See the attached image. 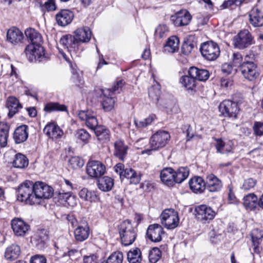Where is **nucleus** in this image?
I'll use <instances>...</instances> for the list:
<instances>
[{"mask_svg": "<svg viewBox=\"0 0 263 263\" xmlns=\"http://www.w3.org/2000/svg\"><path fill=\"white\" fill-rule=\"evenodd\" d=\"M170 134L164 130H159L151 137L149 141V148L142 152V154L151 155L152 152L158 151L164 147L170 140Z\"/></svg>", "mask_w": 263, "mask_h": 263, "instance_id": "obj_1", "label": "nucleus"}, {"mask_svg": "<svg viewBox=\"0 0 263 263\" xmlns=\"http://www.w3.org/2000/svg\"><path fill=\"white\" fill-rule=\"evenodd\" d=\"M34 191L33 182L25 181L17 189V200L30 205L36 204L37 199L34 196Z\"/></svg>", "mask_w": 263, "mask_h": 263, "instance_id": "obj_2", "label": "nucleus"}, {"mask_svg": "<svg viewBox=\"0 0 263 263\" xmlns=\"http://www.w3.org/2000/svg\"><path fill=\"white\" fill-rule=\"evenodd\" d=\"M119 232L122 243L125 246L132 245L137 237L136 231L128 220H126L120 224Z\"/></svg>", "mask_w": 263, "mask_h": 263, "instance_id": "obj_3", "label": "nucleus"}, {"mask_svg": "<svg viewBox=\"0 0 263 263\" xmlns=\"http://www.w3.org/2000/svg\"><path fill=\"white\" fill-rule=\"evenodd\" d=\"M160 219L161 224L169 230L176 228L179 222L177 212L173 209L164 210L160 215Z\"/></svg>", "mask_w": 263, "mask_h": 263, "instance_id": "obj_4", "label": "nucleus"}, {"mask_svg": "<svg viewBox=\"0 0 263 263\" xmlns=\"http://www.w3.org/2000/svg\"><path fill=\"white\" fill-rule=\"evenodd\" d=\"M248 56H246L240 65V70L243 77L250 81L255 80L258 76L257 66L253 62L248 61Z\"/></svg>", "mask_w": 263, "mask_h": 263, "instance_id": "obj_5", "label": "nucleus"}, {"mask_svg": "<svg viewBox=\"0 0 263 263\" xmlns=\"http://www.w3.org/2000/svg\"><path fill=\"white\" fill-rule=\"evenodd\" d=\"M202 55L209 61L216 60L220 54L218 45L213 41L203 43L200 48Z\"/></svg>", "mask_w": 263, "mask_h": 263, "instance_id": "obj_6", "label": "nucleus"}, {"mask_svg": "<svg viewBox=\"0 0 263 263\" xmlns=\"http://www.w3.org/2000/svg\"><path fill=\"white\" fill-rule=\"evenodd\" d=\"M26 55L30 62H41L45 58L44 48L40 44H30L25 50Z\"/></svg>", "mask_w": 263, "mask_h": 263, "instance_id": "obj_7", "label": "nucleus"}, {"mask_svg": "<svg viewBox=\"0 0 263 263\" xmlns=\"http://www.w3.org/2000/svg\"><path fill=\"white\" fill-rule=\"evenodd\" d=\"M234 46L239 49L249 47L253 43V37L248 30H242L234 37Z\"/></svg>", "mask_w": 263, "mask_h": 263, "instance_id": "obj_8", "label": "nucleus"}, {"mask_svg": "<svg viewBox=\"0 0 263 263\" xmlns=\"http://www.w3.org/2000/svg\"><path fill=\"white\" fill-rule=\"evenodd\" d=\"M219 110L224 117L236 118L239 108L237 102L230 100H226L220 104Z\"/></svg>", "mask_w": 263, "mask_h": 263, "instance_id": "obj_9", "label": "nucleus"}, {"mask_svg": "<svg viewBox=\"0 0 263 263\" xmlns=\"http://www.w3.org/2000/svg\"><path fill=\"white\" fill-rule=\"evenodd\" d=\"M34 196L37 199L36 204H39L42 198H51L53 194V189L42 182H35L34 184Z\"/></svg>", "mask_w": 263, "mask_h": 263, "instance_id": "obj_10", "label": "nucleus"}, {"mask_svg": "<svg viewBox=\"0 0 263 263\" xmlns=\"http://www.w3.org/2000/svg\"><path fill=\"white\" fill-rule=\"evenodd\" d=\"M197 219L202 223L209 222L215 216V212L210 206L202 204L198 205L195 209Z\"/></svg>", "mask_w": 263, "mask_h": 263, "instance_id": "obj_11", "label": "nucleus"}, {"mask_svg": "<svg viewBox=\"0 0 263 263\" xmlns=\"http://www.w3.org/2000/svg\"><path fill=\"white\" fill-rule=\"evenodd\" d=\"M106 167L100 161L97 160L89 161L86 166L87 174L92 178H97L103 175Z\"/></svg>", "mask_w": 263, "mask_h": 263, "instance_id": "obj_12", "label": "nucleus"}, {"mask_svg": "<svg viewBox=\"0 0 263 263\" xmlns=\"http://www.w3.org/2000/svg\"><path fill=\"white\" fill-rule=\"evenodd\" d=\"M80 120L85 121L86 125L90 129L95 130V128L99 126L96 114L91 110H81L78 115Z\"/></svg>", "mask_w": 263, "mask_h": 263, "instance_id": "obj_13", "label": "nucleus"}, {"mask_svg": "<svg viewBox=\"0 0 263 263\" xmlns=\"http://www.w3.org/2000/svg\"><path fill=\"white\" fill-rule=\"evenodd\" d=\"M48 239L49 237L47 231L43 229L39 230L31 237V241L38 249L42 250L44 248L45 244Z\"/></svg>", "mask_w": 263, "mask_h": 263, "instance_id": "obj_14", "label": "nucleus"}, {"mask_svg": "<svg viewBox=\"0 0 263 263\" xmlns=\"http://www.w3.org/2000/svg\"><path fill=\"white\" fill-rule=\"evenodd\" d=\"M44 133L52 140L61 139L64 133L61 128L54 123L47 124L43 129Z\"/></svg>", "mask_w": 263, "mask_h": 263, "instance_id": "obj_15", "label": "nucleus"}, {"mask_svg": "<svg viewBox=\"0 0 263 263\" xmlns=\"http://www.w3.org/2000/svg\"><path fill=\"white\" fill-rule=\"evenodd\" d=\"M174 24L177 27L187 25L191 21L192 16L186 10H181L176 12L174 16H172Z\"/></svg>", "mask_w": 263, "mask_h": 263, "instance_id": "obj_16", "label": "nucleus"}, {"mask_svg": "<svg viewBox=\"0 0 263 263\" xmlns=\"http://www.w3.org/2000/svg\"><path fill=\"white\" fill-rule=\"evenodd\" d=\"M164 234L162 227L159 224L150 225L146 232L148 238L154 242H160L162 240V235Z\"/></svg>", "mask_w": 263, "mask_h": 263, "instance_id": "obj_17", "label": "nucleus"}, {"mask_svg": "<svg viewBox=\"0 0 263 263\" xmlns=\"http://www.w3.org/2000/svg\"><path fill=\"white\" fill-rule=\"evenodd\" d=\"M11 228L16 235L23 236L28 231L29 226L21 218H15L11 221Z\"/></svg>", "mask_w": 263, "mask_h": 263, "instance_id": "obj_18", "label": "nucleus"}, {"mask_svg": "<svg viewBox=\"0 0 263 263\" xmlns=\"http://www.w3.org/2000/svg\"><path fill=\"white\" fill-rule=\"evenodd\" d=\"M60 43L70 52L72 50L76 51L79 49V42L74 36L70 34L65 35L61 37Z\"/></svg>", "mask_w": 263, "mask_h": 263, "instance_id": "obj_19", "label": "nucleus"}, {"mask_svg": "<svg viewBox=\"0 0 263 263\" xmlns=\"http://www.w3.org/2000/svg\"><path fill=\"white\" fill-rule=\"evenodd\" d=\"M73 16V13L71 11L63 9L56 14L55 18L59 25L65 26L72 22Z\"/></svg>", "mask_w": 263, "mask_h": 263, "instance_id": "obj_20", "label": "nucleus"}, {"mask_svg": "<svg viewBox=\"0 0 263 263\" xmlns=\"http://www.w3.org/2000/svg\"><path fill=\"white\" fill-rule=\"evenodd\" d=\"M222 187L221 181L213 174H210L206 177L205 188L211 192L219 191Z\"/></svg>", "mask_w": 263, "mask_h": 263, "instance_id": "obj_21", "label": "nucleus"}, {"mask_svg": "<svg viewBox=\"0 0 263 263\" xmlns=\"http://www.w3.org/2000/svg\"><path fill=\"white\" fill-rule=\"evenodd\" d=\"M250 24L255 27L263 26V13L257 7L252 8L249 13Z\"/></svg>", "mask_w": 263, "mask_h": 263, "instance_id": "obj_22", "label": "nucleus"}, {"mask_svg": "<svg viewBox=\"0 0 263 263\" xmlns=\"http://www.w3.org/2000/svg\"><path fill=\"white\" fill-rule=\"evenodd\" d=\"M24 39L23 32L16 27H12L7 31V40L11 44L17 45L21 43Z\"/></svg>", "mask_w": 263, "mask_h": 263, "instance_id": "obj_23", "label": "nucleus"}, {"mask_svg": "<svg viewBox=\"0 0 263 263\" xmlns=\"http://www.w3.org/2000/svg\"><path fill=\"white\" fill-rule=\"evenodd\" d=\"M89 233V228L87 223L79 225L74 231L75 240L78 242L84 241L88 238Z\"/></svg>", "mask_w": 263, "mask_h": 263, "instance_id": "obj_24", "label": "nucleus"}, {"mask_svg": "<svg viewBox=\"0 0 263 263\" xmlns=\"http://www.w3.org/2000/svg\"><path fill=\"white\" fill-rule=\"evenodd\" d=\"M75 38L80 43H88L91 37V31L89 27H83L78 28L74 32Z\"/></svg>", "mask_w": 263, "mask_h": 263, "instance_id": "obj_25", "label": "nucleus"}, {"mask_svg": "<svg viewBox=\"0 0 263 263\" xmlns=\"http://www.w3.org/2000/svg\"><path fill=\"white\" fill-rule=\"evenodd\" d=\"M28 127L26 125H22L17 127L13 134V139L17 144L25 142L28 137Z\"/></svg>", "mask_w": 263, "mask_h": 263, "instance_id": "obj_26", "label": "nucleus"}, {"mask_svg": "<svg viewBox=\"0 0 263 263\" xmlns=\"http://www.w3.org/2000/svg\"><path fill=\"white\" fill-rule=\"evenodd\" d=\"M162 182L167 186H173L175 182L174 170L171 167L164 168L160 172Z\"/></svg>", "mask_w": 263, "mask_h": 263, "instance_id": "obj_27", "label": "nucleus"}, {"mask_svg": "<svg viewBox=\"0 0 263 263\" xmlns=\"http://www.w3.org/2000/svg\"><path fill=\"white\" fill-rule=\"evenodd\" d=\"M114 155L119 160L123 161L127 155L128 146L121 140H118L114 143Z\"/></svg>", "mask_w": 263, "mask_h": 263, "instance_id": "obj_28", "label": "nucleus"}, {"mask_svg": "<svg viewBox=\"0 0 263 263\" xmlns=\"http://www.w3.org/2000/svg\"><path fill=\"white\" fill-rule=\"evenodd\" d=\"M6 104L9 109L8 116L10 118H12L18 111L20 109L22 108V106L18 100L13 96H10L8 98Z\"/></svg>", "mask_w": 263, "mask_h": 263, "instance_id": "obj_29", "label": "nucleus"}, {"mask_svg": "<svg viewBox=\"0 0 263 263\" xmlns=\"http://www.w3.org/2000/svg\"><path fill=\"white\" fill-rule=\"evenodd\" d=\"M189 186L191 190L195 193H202L205 189V183L202 178L195 177L190 179Z\"/></svg>", "mask_w": 263, "mask_h": 263, "instance_id": "obj_30", "label": "nucleus"}, {"mask_svg": "<svg viewBox=\"0 0 263 263\" xmlns=\"http://www.w3.org/2000/svg\"><path fill=\"white\" fill-rule=\"evenodd\" d=\"M94 132L98 140L101 143H106L110 140V132L106 127L99 125L95 128Z\"/></svg>", "mask_w": 263, "mask_h": 263, "instance_id": "obj_31", "label": "nucleus"}, {"mask_svg": "<svg viewBox=\"0 0 263 263\" xmlns=\"http://www.w3.org/2000/svg\"><path fill=\"white\" fill-rule=\"evenodd\" d=\"M188 73L194 77L197 81H205L209 78V72L208 70L199 69L196 67H191L188 70Z\"/></svg>", "mask_w": 263, "mask_h": 263, "instance_id": "obj_32", "label": "nucleus"}, {"mask_svg": "<svg viewBox=\"0 0 263 263\" xmlns=\"http://www.w3.org/2000/svg\"><path fill=\"white\" fill-rule=\"evenodd\" d=\"M180 83L186 90L191 91L195 90L197 84L195 77L189 74L181 77L180 79Z\"/></svg>", "mask_w": 263, "mask_h": 263, "instance_id": "obj_33", "label": "nucleus"}, {"mask_svg": "<svg viewBox=\"0 0 263 263\" xmlns=\"http://www.w3.org/2000/svg\"><path fill=\"white\" fill-rule=\"evenodd\" d=\"M20 254V247L15 243H13L6 248L5 257L7 260H13L17 258Z\"/></svg>", "mask_w": 263, "mask_h": 263, "instance_id": "obj_34", "label": "nucleus"}, {"mask_svg": "<svg viewBox=\"0 0 263 263\" xmlns=\"http://www.w3.org/2000/svg\"><path fill=\"white\" fill-rule=\"evenodd\" d=\"M98 188L103 192L110 191L114 185V180L109 177L104 176L98 181Z\"/></svg>", "mask_w": 263, "mask_h": 263, "instance_id": "obj_35", "label": "nucleus"}, {"mask_svg": "<svg viewBox=\"0 0 263 263\" xmlns=\"http://www.w3.org/2000/svg\"><path fill=\"white\" fill-rule=\"evenodd\" d=\"M102 93L104 96L102 101L103 107L104 110L109 111L114 108L115 100L111 97V94H110L109 89H103L102 90Z\"/></svg>", "mask_w": 263, "mask_h": 263, "instance_id": "obj_36", "label": "nucleus"}, {"mask_svg": "<svg viewBox=\"0 0 263 263\" xmlns=\"http://www.w3.org/2000/svg\"><path fill=\"white\" fill-rule=\"evenodd\" d=\"M25 34L28 40L31 43V44H40L42 42V36L41 34L33 28H29L26 29Z\"/></svg>", "mask_w": 263, "mask_h": 263, "instance_id": "obj_37", "label": "nucleus"}, {"mask_svg": "<svg viewBox=\"0 0 263 263\" xmlns=\"http://www.w3.org/2000/svg\"><path fill=\"white\" fill-rule=\"evenodd\" d=\"M216 141L215 145L217 152L223 154L232 152V143L231 141L224 143L221 139H215Z\"/></svg>", "mask_w": 263, "mask_h": 263, "instance_id": "obj_38", "label": "nucleus"}, {"mask_svg": "<svg viewBox=\"0 0 263 263\" xmlns=\"http://www.w3.org/2000/svg\"><path fill=\"white\" fill-rule=\"evenodd\" d=\"M243 205L247 209L254 210L259 205L257 197L253 193H250L243 197Z\"/></svg>", "mask_w": 263, "mask_h": 263, "instance_id": "obj_39", "label": "nucleus"}, {"mask_svg": "<svg viewBox=\"0 0 263 263\" xmlns=\"http://www.w3.org/2000/svg\"><path fill=\"white\" fill-rule=\"evenodd\" d=\"M179 40L176 36L169 37L164 45V50L171 53L177 52L179 49Z\"/></svg>", "mask_w": 263, "mask_h": 263, "instance_id": "obj_40", "label": "nucleus"}, {"mask_svg": "<svg viewBox=\"0 0 263 263\" xmlns=\"http://www.w3.org/2000/svg\"><path fill=\"white\" fill-rule=\"evenodd\" d=\"M124 178H127L129 180L130 183L134 184H138L140 180V176L132 168H125L122 175V179Z\"/></svg>", "mask_w": 263, "mask_h": 263, "instance_id": "obj_41", "label": "nucleus"}, {"mask_svg": "<svg viewBox=\"0 0 263 263\" xmlns=\"http://www.w3.org/2000/svg\"><path fill=\"white\" fill-rule=\"evenodd\" d=\"M193 36H190L185 40L182 45L181 50L185 55L189 54L193 49L196 47L197 43Z\"/></svg>", "mask_w": 263, "mask_h": 263, "instance_id": "obj_42", "label": "nucleus"}, {"mask_svg": "<svg viewBox=\"0 0 263 263\" xmlns=\"http://www.w3.org/2000/svg\"><path fill=\"white\" fill-rule=\"evenodd\" d=\"M129 263H140L142 260V254L140 250L136 248L131 249L127 254Z\"/></svg>", "mask_w": 263, "mask_h": 263, "instance_id": "obj_43", "label": "nucleus"}, {"mask_svg": "<svg viewBox=\"0 0 263 263\" xmlns=\"http://www.w3.org/2000/svg\"><path fill=\"white\" fill-rule=\"evenodd\" d=\"M13 166L18 168H24L28 165V160L24 155L18 153L15 155L12 162Z\"/></svg>", "mask_w": 263, "mask_h": 263, "instance_id": "obj_44", "label": "nucleus"}, {"mask_svg": "<svg viewBox=\"0 0 263 263\" xmlns=\"http://www.w3.org/2000/svg\"><path fill=\"white\" fill-rule=\"evenodd\" d=\"M189 175V170L187 167H180L176 172L174 171L175 182L180 183L183 182Z\"/></svg>", "mask_w": 263, "mask_h": 263, "instance_id": "obj_45", "label": "nucleus"}, {"mask_svg": "<svg viewBox=\"0 0 263 263\" xmlns=\"http://www.w3.org/2000/svg\"><path fill=\"white\" fill-rule=\"evenodd\" d=\"M59 199L61 200V203L64 205L73 206L75 204V198L71 196L70 192L60 193L59 194Z\"/></svg>", "mask_w": 263, "mask_h": 263, "instance_id": "obj_46", "label": "nucleus"}, {"mask_svg": "<svg viewBox=\"0 0 263 263\" xmlns=\"http://www.w3.org/2000/svg\"><path fill=\"white\" fill-rule=\"evenodd\" d=\"M75 137L78 142L82 143L84 144L88 143L91 137L90 134L85 129L78 130L76 132Z\"/></svg>", "mask_w": 263, "mask_h": 263, "instance_id": "obj_47", "label": "nucleus"}, {"mask_svg": "<svg viewBox=\"0 0 263 263\" xmlns=\"http://www.w3.org/2000/svg\"><path fill=\"white\" fill-rule=\"evenodd\" d=\"M258 230H254L253 231L251 234L252 242L254 246V252L257 254L260 253V248L259 245L263 238V234H260L259 236H257Z\"/></svg>", "mask_w": 263, "mask_h": 263, "instance_id": "obj_48", "label": "nucleus"}, {"mask_svg": "<svg viewBox=\"0 0 263 263\" xmlns=\"http://www.w3.org/2000/svg\"><path fill=\"white\" fill-rule=\"evenodd\" d=\"M44 110L47 112L67 111V107L57 102H49L46 104Z\"/></svg>", "mask_w": 263, "mask_h": 263, "instance_id": "obj_49", "label": "nucleus"}, {"mask_svg": "<svg viewBox=\"0 0 263 263\" xmlns=\"http://www.w3.org/2000/svg\"><path fill=\"white\" fill-rule=\"evenodd\" d=\"M148 95L154 102L157 103L160 95V86L157 85L151 87L148 90Z\"/></svg>", "mask_w": 263, "mask_h": 263, "instance_id": "obj_50", "label": "nucleus"}, {"mask_svg": "<svg viewBox=\"0 0 263 263\" xmlns=\"http://www.w3.org/2000/svg\"><path fill=\"white\" fill-rule=\"evenodd\" d=\"M123 259V253L121 252H116L108 257L105 263H122Z\"/></svg>", "mask_w": 263, "mask_h": 263, "instance_id": "obj_51", "label": "nucleus"}, {"mask_svg": "<svg viewBox=\"0 0 263 263\" xmlns=\"http://www.w3.org/2000/svg\"><path fill=\"white\" fill-rule=\"evenodd\" d=\"M161 257V252L158 248H154L149 253V260L151 263L157 262Z\"/></svg>", "mask_w": 263, "mask_h": 263, "instance_id": "obj_52", "label": "nucleus"}, {"mask_svg": "<svg viewBox=\"0 0 263 263\" xmlns=\"http://www.w3.org/2000/svg\"><path fill=\"white\" fill-rule=\"evenodd\" d=\"M83 263H104L103 261L99 259L96 254H90L83 257Z\"/></svg>", "mask_w": 263, "mask_h": 263, "instance_id": "obj_53", "label": "nucleus"}, {"mask_svg": "<svg viewBox=\"0 0 263 263\" xmlns=\"http://www.w3.org/2000/svg\"><path fill=\"white\" fill-rule=\"evenodd\" d=\"M69 165L73 168H79L83 166L84 161L79 157H71L68 161Z\"/></svg>", "mask_w": 263, "mask_h": 263, "instance_id": "obj_54", "label": "nucleus"}, {"mask_svg": "<svg viewBox=\"0 0 263 263\" xmlns=\"http://www.w3.org/2000/svg\"><path fill=\"white\" fill-rule=\"evenodd\" d=\"M168 31V29L166 25H159L155 29V36L156 37L162 38Z\"/></svg>", "mask_w": 263, "mask_h": 263, "instance_id": "obj_55", "label": "nucleus"}, {"mask_svg": "<svg viewBox=\"0 0 263 263\" xmlns=\"http://www.w3.org/2000/svg\"><path fill=\"white\" fill-rule=\"evenodd\" d=\"M256 184V180L252 178H248L246 179L241 187V189L245 191H248L253 188Z\"/></svg>", "mask_w": 263, "mask_h": 263, "instance_id": "obj_56", "label": "nucleus"}, {"mask_svg": "<svg viewBox=\"0 0 263 263\" xmlns=\"http://www.w3.org/2000/svg\"><path fill=\"white\" fill-rule=\"evenodd\" d=\"M71 79L76 85L79 87H81L84 82L82 76L74 70L72 71Z\"/></svg>", "mask_w": 263, "mask_h": 263, "instance_id": "obj_57", "label": "nucleus"}, {"mask_svg": "<svg viewBox=\"0 0 263 263\" xmlns=\"http://www.w3.org/2000/svg\"><path fill=\"white\" fill-rule=\"evenodd\" d=\"M237 69L234 65L232 66L230 63H224L221 65V71L226 75H229L232 73L233 71H236Z\"/></svg>", "mask_w": 263, "mask_h": 263, "instance_id": "obj_58", "label": "nucleus"}, {"mask_svg": "<svg viewBox=\"0 0 263 263\" xmlns=\"http://www.w3.org/2000/svg\"><path fill=\"white\" fill-rule=\"evenodd\" d=\"M253 128L255 135L257 136H263V122H255Z\"/></svg>", "mask_w": 263, "mask_h": 263, "instance_id": "obj_59", "label": "nucleus"}, {"mask_svg": "<svg viewBox=\"0 0 263 263\" xmlns=\"http://www.w3.org/2000/svg\"><path fill=\"white\" fill-rule=\"evenodd\" d=\"M92 193L89 192L87 189H82L79 193L80 197L84 200L87 201H91L92 199Z\"/></svg>", "mask_w": 263, "mask_h": 263, "instance_id": "obj_60", "label": "nucleus"}, {"mask_svg": "<svg viewBox=\"0 0 263 263\" xmlns=\"http://www.w3.org/2000/svg\"><path fill=\"white\" fill-rule=\"evenodd\" d=\"M233 80L231 77H223L221 79L220 85L222 87L229 88L232 86Z\"/></svg>", "mask_w": 263, "mask_h": 263, "instance_id": "obj_61", "label": "nucleus"}, {"mask_svg": "<svg viewBox=\"0 0 263 263\" xmlns=\"http://www.w3.org/2000/svg\"><path fill=\"white\" fill-rule=\"evenodd\" d=\"M242 55L239 52H235L233 54V65L236 68L239 66L243 62Z\"/></svg>", "mask_w": 263, "mask_h": 263, "instance_id": "obj_62", "label": "nucleus"}, {"mask_svg": "<svg viewBox=\"0 0 263 263\" xmlns=\"http://www.w3.org/2000/svg\"><path fill=\"white\" fill-rule=\"evenodd\" d=\"M165 107L169 109L172 114H177L179 111L178 105L175 102L168 101V102L166 104Z\"/></svg>", "mask_w": 263, "mask_h": 263, "instance_id": "obj_63", "label": "nucleus"}, {"mask_svg": "<svg viewBox=\"0 0 263 263\" xmlns=\"http://www.w3.org/2000/svg\"><path fill=\"white\" fill-rule=\"evenodd\" d=\"M30 263H47L46 258L43 255H35L30 258Z\"/></svg>", "mask_w": 263, "mask_h": 263, "instance_id": "obj_64", "label": "nucleus"}]
</instances>
